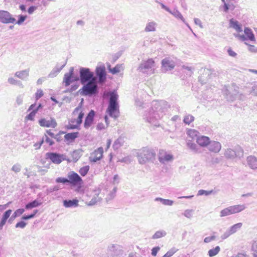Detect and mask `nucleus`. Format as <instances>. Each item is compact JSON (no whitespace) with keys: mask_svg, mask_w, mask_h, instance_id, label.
I'll use <instances>...</instances> for the list:
<instances>
[{"mask_svg":"<svg viewBox=\"0 0 257 257\" xmlns=\"http://www.w3.org/2000/svg\"><path fill=\"white\" fill-rule=\"evenodd\" d=\"M74 67L69 69V72L64 74L63 83L65 86H69L71 83L80 81L83 85L79 90L81 95L83 96H92L97 94L99 92L98 86L97 85V79L93 72L86 67H80L79 76H74Z\"/></svg>","mask_w":257,"mask_h":257,"instance_id":"nucleus-1","label":"nucleus"},{"mask_svg":"<svg viewBox=\"0 0 257 257\" xmlns=\"http://www.w3.org/2000/svg\"><path fill=\"white\" fill-rule=\"evenodd\" d=\"M170 105L165 100H154L152 103V108L146 112L144 119L148 122L155 126L158 125V120L166 114Z\"/></svg>","mask_w":257,"mask_h":257,"instance_id":"nucleus-2","label":"nucleus"},{"mask_svg":"<svg viewBox=\"0 0 257 257\" xmlns=\"http://www.w3.org/2000/svg\"><path fill=\"white\" fill-rule=\"evenodd\" d=\"M108 95L109 99L106 112L110 117L116 119L119 116V104L117 101L118 96L115 91L109 92Z\"/></svg>","mask_w":257,"mask_h":257,"instance_id":"nucleus-3","label":"nucleus"},{"mask_svg":"<svg viewBox=\"0 0 257 257\" xmlns=\"http://www.w3.org/2000/svg\"><path fill=\"white\" fill-rule=\"evenodd\" d=\"M156 153L154 150L148 148H143L137 154L138 161L141 164L147 162H153L155 159Z\"/></svg>","mask_w":257,"mask_h":257,"instance_id":"nucleus-4","label":"nucleus"},{"mask_svg":"<svg viewBox=\"0 0 257 257\" xmlns=\"http://www.w3.org/2000/svg\"><path fill=\"white\" fill-rule=\"evenodd\" d=\"M155 66L154 60L149 59L147 61H142L138 67L137 70L143 73L148 74L149 73H152V69Z\"/></svg>","mask_w":257,"mask_h":257,"instance_id":"nucleus-5","label":"nucleus"},{"mask_svg":"<svg viewBox=\"0 0 257 257\" xmlns=\"http://www.w3.org/2000/svg\"><path fill=\"white\" fill-rule=\"evenodd\" d=\"M96 78L97 79V85H102L106 80V72L104 65L97 66L95 69Z\"/></svg>","mask_w":257,"mask_h":257,"instance_id":"nucleus-6","label":"nucleus"},{"mask_svg":"<svg viewBox=\"0 0 257 257\" xmlns=\"http://www.w3.org/2000/svg\"><path fill=\"white\" fill-rule=\"evenodd\" d=\"M244 35L234 34V36L241 41L249 40L251 42H254L255 41L253 32L250 28L245 27L244 29Z\"/></svg>","mask_w":257,"mask_h":257,"instance_id":"nucleus-7","label":"nucleus"},{"mask_svg":"<svg viewBox=\"0 0 257 257\" xmlns=\"http://www.w3.org/2000/svg\"><path fill=\"white\" fill-rule=\"evenodd\" d=\"M69 183L73 186H81L83 180L80 176L74 171H71L68 174Z\"/></svg>","mask_w":257,"mask_h":257,"instance_id":"nucleus-8","label":"nucleus"},{"mask_svg":"<svg viewBox=\"0 0 257 257\" xmlns=\"http://www.w3.org/2000/svg\"><path fill=\"white\" fill-rule=\"evenodd\" d=\"M124 253L122 247L118 244H112L108 246L107 254L108 255L114 257L122 255Z\"/></svg>","mask_w":257,"mask_h":257,"instance_id":"nucleus-9","label":"nucleus"},{"mask_svg":"<svg viewBox=\"0 0 257 257\" xmlns=\"http://www.w3.org/2000/svg\"><path fill=\"white\" fill-rule=\"evenodd\" d=\"M0 21L3 24H14L16 19L9 12L0 11Z\"/></svg>","mask_w":257,"mask_h":257,"instance_id":"nucleus-10","label":"nucleus"},{"mask_svg":"<svg viewBox=\"0 0 257 257\" xmlns=\"http://www.w3.org/2000/svg\"><path fill=\"white\" fill-rule=\"evenodd\" d=\"M46 156L47 158L49 159L53 163L56 164H59L63 160H66V158H65V156L57 153H47L46 154Z\"/></svg>","mask_w":257,"mask_h":257,"instance_id":"nucleus-11","label":"nucleus"},{"mask_svg":"<svg viewBox=\"0 0 257 257\" xmlns=\"http://www.w3.org/2000/svg\"><path fill=\"white\" fill-rule=\"evenodd\" d=\"M158 160L161 164H166L173 160V156L162 150L159 151Z\"/></svg>","mask_w":257,"mask_h":257,"instance_id":"nucleus-12","label":"nucleus"},{"mask_svg":"<svg viewBox=\"0 0 257 257\" xmlns=\"http://www.w3.org/2000/svg\"><path fill=\"white\" fill-rule=\"evenodd\" d=\"M162 71L166 72L169 70H171L175 66V63L173 60L170 58H165L162 60Z\"/></svg>","mask_w":257,"mask_h":257,"instance_id":"nucleus-13","label":"nucleus"},{"mask_svg":"<svg viewBox=\"0 0 257 257\" xmlns=\"http://www.w3.org/2000/svg\"><path fill=\"white\" fill-rule=\"evenodd\" d=\"M39 124L42 127H53L55 128L57 125V123L55 119L53 117H50V120H47L43 118L39 120Z\"/></svg>","mask_w":257,"mask_h":257,"instance_id":"nucleus-14","label":"nucleus"},{"mask_svg":"<svg viewBox=\"0 0 257 257\" xmlns=\"http://www.w3.org/2000/svg\"><path fill=\"white\" fill-rule=\"evenodd\" d=\"M224 95L228 101H233L235 98V96L238 93V90L234 88V91L230 92V89H229L226 86H225L223 89Z\"/></svg>","mask_w":257,"mask_h":257,"instance_id":"nucleus-15","label":"nucleus"},{"mask_svg":"<svg viewBox=\"0 0 257 257\" xmlns=\"http://www.w3.org/2000/svg\"><path fill=\"white\" fill-rule=\"evenodd\" d=\"M103 153V148L101 147L99 148L96 150L94 151L93 154L89 157L90 161L92 162H96L100 160L102 158Z\"/></svg>","mask_w":257,"mask_h":257,"instance_id":"nucleus-16","label":"nucleus"},{"mask_svg":"<svg viewBox=\"0 0 257 257\" xmlns=\"http://www.w3.org/2000/svg\"><path fill=\"white\" fill-rule=\"evenodd\" d=\"M208 150L213 153H217L221 149V144L217 141H210V143L207 146Z\"/></svg>","mask_w":257,"mask_h":257,"instance_id":"nucleus-17","label":"nucleus"},{"mask_svg":"<svg viewBox=\"0 0 257 257\" xmlns=\"http://www.w3.org/2000/svg\"><path fill=\"white\" fill-rule=\"evenodd\" d=\"M94 115L95 111L93 110H91L85 118L84 123V126L85 128H88L90 126L93 122Z\"/></svg>","mask_w":257,"mask_h":257,"instance_id":"nucleus-18","label":"nucleus"},{"mask_svg":"<svg viewBox=\"0 0 257 257\" xmlns=\"http://www.w3.org/2000/svg\"><path fill=\"white\" fill-rule=\"evenodd\" d=\"M210 139L208 137L204 136H198L196 138V142L197 144L201 147H207L208 145L210 143Z\"/></svg>","mask_w":257,"mask_h":257,"instance_id":"nucleus-19","label":"nucleus"},{"mask_svg":"<svg viewBox=\"0 0 257 257\" xmlns=\"http://www.w3.org/2000/svg\"><path fill=\"white\" fill-rule=\"evenodd\" d=\"M247 164L253 170L257 169V158L254 156H249L246 159Z\"/></svg>","mask_w":257,"mask_h":257,"instance_id":"nucleus-20","label":"nucleus"},{"mask_svg":"<svg viewBox=\"0 0 257 257\" xmlns=\"http://www.w3.org/2000/svg\"><path fill=\"white\" fill-rule=\"evenodd\" d=\"M66 64L65 62L62 66H60L59 64H57L55 67L52 70L48 75V77L50 78H53L56 77L58 74L61 71V70L65 67Z\"/></svg>","mask_w":257,"mask_h":257,"instance_id":"nucleus-21","label":"nucleus"},{"mask_svg":"<svg viewBox=\"0 0 257 257\" xmlns=\"http://www.w3.org/2000/svg\"><path fill=\"white\" fill-rule=\"evenodd\" d=\"M29 69L17 71L15 73V75L22 80H26L29 75Z\"/></svg>","mask_w":257,"mask_h":257,"instance_id":"nucleus-22","label":"nucleus"},{"mask_svg":"<svg viewBox=\"0 0 257 257\" xmlns=\"http://www.w3.org/2000/svg\"><path fill=\"white\" fill-rule=\"evenodd\" d=\"M170 13L172 14L176 18L181 20L184 24H185V25L188 27V28L191 31H192L191 28H190L188 24L186 22L185 19L184 18L182 14L180 13V12H179L177 10L175 9L173 11L171 10V13Z\"/></svg>","mask_w":257,"mask_h":257,"instance_id":"nucleus-23","label":"nucleus"},{"mask_svg":"<svg viewBox=\"0 0 257 257\" xmlns=\"http://www.w3.org/2000/svg\"><path fill=\"white\" fill-rule=\"evenodd\" d=\"M63 205L66 208L76 207L78 206V200L76 199L73 200H65Z\"/></svg>","mask_w":257,"mask_h":257,"instance_id":"nucleus-24","label":"nucleus"},{"mask_svg":"<svg viewBox=\"0 0 257 257\" xmlns=\"http://www.w3.org/2000/svg\"><path fill=\"white\" fill-rule=\"evenodd\" d=\"M232 214H235L241 212L246 208L244 204H238L230 206Z\"/></svg>","mask_w":257,"mask_h":257,"instance_id":"nucleus-25","label":"nucleus"},{"mask_svg":"<svg viewBox=\"0 0 257 257\" xmlns=\"http://www.w3.org/2000/svg\"><path fill=\"white\" fill-rule=\"evenodd\" d=\"M78 132L68 133L65 135L64 138L66 141L72 143L78 137Z\"/></svg>","mask_w":257,"mask_h":257,"instance_id":"nucleus-26","label":"nucleus"},{"mask_svg":"<svg viewBox=\"0 0 257 257\" xmlns=\"http://www.w3.org/2000/svg\"><path fill=\"white\" fill-rule=\"evenodd\" d=\"M229 25L231 28H233L238 32H241L242 31L241 26L238 24L237 21H234L233 19H231L229 21Z\"/></svg>","mask_w":257,"mask_h":257,"instance_id":"nucleus-27","label":"nucleus"},{"mask_svg":"<svg viewBox=\"0 0 257 257\" xmlns=\"http://www.w3.org/2000/svg\"><path fill=\"white\" fill-rule=\"evenodd\" d=\"M42 204L41 201L35 200L32 202H29L25 206V208L27 210L31 209L33 208L37 207L40 206Z\"/></svg>","mask_w":257,"mask_h":257,"instance_id":"nucleus-28","label":"nucleus"},{"mask_svg":"<svg viewBox=\"0 0 257 257\" xmlns=\"http://www.w3.org/2000/svg\"><path fill=\"white\" fill-rule=\"evenodd\" d=\"M224 156L226 158L231 159L235 158L237 155L235 151L229 148L225 150Z\"/></svg>","mask_w":257,"mask_h":257,"instance_id":"nucleus-29","label":"nucleus"},{"mask_svg":"<svg viewBox=\"0 0 257 257\" xmlns=\"http://www.w3.org/2000/svg\"><path fill=\"white\" fill-rule=\"evenodd\" d=\"M157 26V23L154 21L149 22L146 25L145 31L147 32H154L156 31Z\"/></svg>","mask_w":257,"mask_h":257,"instance_id":"nucleus-30","label":"nucleus"},{"mask_svg":"<svg viewBox=\"0 0 257 257\" xmlns=\"http://www.w3.org/2000/svg\"><path fill=\"white\" fill-rule=\"evenodd\" d=\"M187 146L190 150L193 151L195 153H199L198 146L196 144L193 143L191 140H188L187 142Z\"/></svg>","mask_w":257,"mask_h":257,"instance_id":"nucleus-31","label":"nucleus"},{"mask_svg":"<svg viewBox=\"0 0 257 257\" xmlns=\"http://www.w3.org/2000/svg\"><path fill=\"white\" fill-rule=\"evenodd\" d=\"M25 212V209L23 208H20L16 210L14 213L12 214L11 217L10 218L9 220V222H11L13 220H14L16 217L20 216Z\"/></svg>","mask_w":257,"mask_h":257,"instance_id":"nucleus-32","label":"nucleus"},{"mask_svg":"<svg viewBox=\"0 0 257 257\" xmlns=\"http://www.w3.org/2000/svg\"><path fill=\"white\" fill-rule=\"evenodd\" d=\"M8 82L10 84L18 85L22 88H24L22 82L20 80H17L13 77H9L8 79Z\"/></svg>","mask_w":257,"mask_h":257,"instance_id":"nucleus-33","label":"nucleus"},{"mask_svg":"<svg viewBox=\"0 0 257 257\" xmlns=\"http://www.w3.org/2000/svg\"><path fill=\"white\" fill-rule=\"evenodd\" d=\"M81 151L80 150H76L73 151L71 154V156L73 162H77L81 156Z\"/></svg>","mask_w":257,"mask_h":257,"instance_id":"nucleus-34","label":"nucleus"},{"mask_svg":"<svg viewBox=\"0 0 257 257\" xmlns=\"http://www.w3.org/2000/svg\"><path fill=\"white\" fill-rule=\"evenodd\" d=\"M232 212L231 210L230 206L226 207L223 210H222L220 212V216L221 217H225L226 216H228L231 215Z\"/></svg>","mask_w":257,"mask_h":257,"instance_id":"nucleus-35","label":"nucleus"},{"mask_svg":"<svg viewBox=\"0 0 257 257\" xmlns=\"http://www.w3.org/2000/svg\"><path fill=\"white\" fill-rule=\"evenodd\" d=\"M182 68L185 70V72L186 73V75L191 76L193 73L194 71L195 70V68L192 66H188L186 65H183L182 66Z\"/></svg>","mask_w":257,"mask_h":257,"instance_id":"nucleus-36","label":"nucleus"},{"mask_svg":"<svg viewBox=\"0 0 257 257\" xmlns=\"http://www.w3.org/2000/svg\"><path fill=\"white\" fill-rule=\"evenodd\" d=\"M242 223H237L232 226H231L228 230L232 234L235 233L238 230H239L242 226Z\"/></svg>","mask_w":257,"mask_h":257,"instance_id":"nucleus-37","label":"nucleus"},{"mask_svg":"<svg viewBox=\"0 0 257 257\" xmlns=\"http://www.w3.org/2000/svg\"><path fill=\"white\" fill-rule=\"evenodd\" d=\"M220 250V248L219 246H216L215 248L210 249L208 252V255L210 257H213L217 254Z\"/></svg>","mask_w":257,"mask_h":257,"instance_id":"nucleus-38","label":"nucleus"},{"mask_svg":"<svg viewBox=\"0 0 257 257\" xmlns=\"http://www.w3.org/2000/svg\"><path fill=\"white\" fill-rule=\"evenodd\" d=\"M121 69H123L122 64H117L112 69H109V72L113 74L119 73Z\"/></svg>","mask_w":257,"mask_h":257,"instance_id":"nucleus-39","label":"nucleus"},{"mask_svg":"<svg viewBox=\"0 0 257 257\" xmlns=\"http://www.w3.org/2000/svg\"><path fill=\"white\" fill-rule=\"evenodd\" d=\"M166 235V232L164 230H159L157 231L155 233V234L153 235V239H158L161 237H164Z\"/></svg>","mask_w":257,"mask_h":257,"instance_id":"nucleus-40","label":"nucleus"},{"mask_svg":"<svg viewBox=\"0 0 257 257\" xmlns=\"http://www.w3.org/2000/svg\"><path fill=\"white\" fill-rule=\"evenodd\" d=\"M194 120V117L191 114H187L186 115L183 119V122L187 124H189L191 122L193 121Z\"/></svg>","mask_w":257,"mask_h":257,"instance_id":"nucleus-41","label":"nucleus"},{"mask_svg":"<svg viewBox=\"0 0 257 257\" xmlns=\"http://www.w3.org/2000/svg\"><path fill=\"white\" fill-rule=\"evenodd\" d=\"M198 132L195 130H189L187 132V135L188 137L192 139H194L196 137H198L197 136Z\"/></svg>","mask_w":257,"mask_h":257,"instance_id":"nucleus-42","label":"nucleus"},{"mask_svg":"<svg viewBox=\"0 0 257 257\" xmlns=\"http://www.w3.org/2000/svg\"><path fill=\"white\" fill-rule=\"evenodd\" d=\"M212 193H215V192L213 190H211L210 191H206V190L201 189L198 191L197 195L201 196V195H204L205 196H208Z\"/></svg>","mask_w":257,"mask_h":257,"instance_id":"nucleus-43","label":"nucleus"},{"mask_svg":"<svg viewBox=\"0 0 257 257\" xmlns=\"http://www.w3.org/2000/svg\"><path fill=\"white\" fill-rule=\"evenodd\" d=\"M38 212V210L37 209L34 210L32 214L23 215L22 219L23 220H28L33 218L35 216Z\"/></svg>","mask_w":257,"mask_h":257,"instance_id":"nucleus-44","label":"nucleus"},{"mask_svg":"<svg viewBox=\"0 0 257 257\" xmlns=\"http://www.w3.org/2000/svg\"><path fill=\"white\" fill-rule=\"evenodd\" d=\"M89 170V166H84V167L81 168L79 169V172L81 176H85L87 174Z\"/></svg>","mask_w":257,"mask_h":257,"instance_id":"nucleus-45","label":"nucleus"},{"mask_svg":"<svg viewBox=\"0 0 257 257\" xmlns=\"http://www.w3.org/2000/svg\"><path fill=\"white\" fill-rule=\"evenodd\" d=\"M21 168H22L21 165L20 164L16 163L12 166V167L11 168V170L13 171V172L17 173L21 171Z\"/></svg>","mask_w":257,"mask_h":257,"instance_id":"nucleus-46","label":"nucleus"},{"mask_svg":"<svg viewBox=\"0 0 257 257\" xmlns=\"http://www.w3.org/2000/svg\"><path fill=\"white\" fill-rule=\"evenodd\" d=\"M37 112L36 111L33 110L28 115L26 116V119L31 121L34 120V117L36 115Z\"/></svg>","mask_w":257,"mask_h":257,"instance_id":"nucleus-47","label":"nucleus"},{"mask_svg":"<svg viewBox=\"0 0 257 257\" xmlns=\"http://www.w3.org/2000/svg\"><path fill=\"white\" fill-rule=\"evenodd\" d=\"M193 210L192 209H187L184 211L183 215L187 218H191L192 217Z\"/></svg>","mask_w":257,"mask_h":257,"instance_id":"nucleus-48","label":"nucleus"},{"mask_svg":"<svg viewBox=\"0 0 257 257\" xmlns=\"http://www.w3.org/2000/svg\"><path fill=\"white\" fill-rule=\"evenodd\" d=\"M42 139H44V142H45L48 143L49 146H52L54 144V142L52 140L50 139L46 134H45Z\"/></svg>","mask_w":257,"mask_h":257,"instance_id":"nucleus-49","label":"nucleus"},{"mask_svg":"<svg viewBox=\"0 0 257 257\" xmlns=\"http://www.w3.org/2000/svg\"><path fill=\"white\" fill-rule=\"evenodd\" d=\"M27 17V16L20 15L18 16L19 19L18 21H16L15 23H16L19 25H21L26 20Z\"/></svg>","mask_w":257,"mask_h":257,"instance_id":"nucleus-50","label":"nucleus"},{"mask_svg":"<svg viewBox=\"0 0 257 257\" xmlns=\"http://www.w3.org/2000/svg\"><path fill=\"white\" fill-rule=\"evenodd\" d=\"M56 182L58 183H62L63 184L69 183L68 178L58 177L56 179Z\"/></svg>","mask_w":257,"mask_h":257,"instance_id":"nucleus-51","label":"nucleus"},{"mask_svg":"<svg viewBox=\"0 0 257 257\" xmlns=\"http://www.w3.org/2000/svg\"><path fill=\"white\" fill-rule=\"evenodd\" d=\"M24 95L23 94L19 95L16 98V103L18 105L22 104L23 101Z\"/></svg>","mask_w":257,"mask_h":257,"instance_id":"nucleus-52","label":"nucleus"},{"mask_svg":"<svg viewBox=\"0 0 257 257\" xmlns=\"http://www.w3.org/2000/svg\"><path fill=\"white\" fill-rule=\"evenodd\" d=\"M43 95L44 93L43 90L42 89H38L35 94L36 100H38L39 98L42 97L43 96Z\"/></svg>","mask_w":257,"mask_h":257,"instance_id":"nucleus-53","label":"nucleus"},{"mask_svg":"<svg viewBox=\"0 0 257 257\" xmlns=\"http://www.w3.org/2000/svg\"><path fill=\"white\" fill-rule=\"evenodd\" d=\"M84 113L82 111H81L79 113L78 117L77 119V123L78 125L82 123V119H83V118L84 117Z\"/></svg>","mask_w":257,"mask_h":257,"instance_id":"nucleus-54","label":"nucleus"},{"mask_svg":"<svg viewBox=\"0 0 257 257\" xmlns=\"http://www.w3.org/2000/svg\"><path fill=\"white\" fill-rule=\"evenodd\" d=\"M216 239V236L212 235L211 236L206 237L204 239L205 243H209Z\"/></svg>","mask_w":257,"mask_h":257,"instance_id":"nucleus-55","label":"nucleus"},{"mask_svg":"<svg viewBox=\"0 0 257 257\" xmlns=\"http://www.w3.org/2000/svg\"><path fill=\"white\" fill-rule=\"evenodd\" d=\"M26 225H27V223L26 222H25L23 221H21L16 224L15 227L16 228H24L26 227Z\"/></svg>","mask_w":257,"mask_h":257,"instance_id":"nucleus-56","label":"nucleus"},{"mask_svg":"<svg viewBox=\"0 0 257 257\" xmlns=\"http://www.w3.org/2000/svg\"><path fill=\"white\" fill-rule=\"evenodd\" d=\"M160 249V247L159 246H156L153 247L152 249L151 254L152 256H156L159 250Z\"/></svg>","mask_w":257,"mask_h":257,"instance_id":"nucleus-57","label":"nucleus"},{"mask_svg":"<svg viewBox=\"0 0 257 257\" xmlns=\"http://www.w3.org/2000/svg\"><path fill=\"white\" fill-rule=\"evenodd\" d=\"M232 234L230 232L229 230H227L221 236V238L222 240H224Z\"/></svg>","mask_w":257,"mask_h":257,"instance_id":"nucleus-58","label":"nucleus"},{"mask_svg":"<svg viewBox=\"0 0 257 257\" xmlns=\"http://www.w3.org/2000/svg\"><path fill=\"white\" fill-rule=\"evenodd\" d=\"M12 212V211L11 209H9L8 210H7L4 213L2 217L5 219H8L9 218V217H10V215L11 214Z\"/></svg>","mask_w":257,"mask_h":257,"instance_id":"nucleus-59","label":"nucleus"},{"mask_svg":"<svg viewBox=\"0 0 257 257\" xmlns=\"http://www.w3.org/2000/svg\"><path fill=\"white\" fill-rule=\"evenodd\" d=\"M173 203V201L171 200L164 199L162 204L165 205L172 206Z\"/></svg>","mask_w":257,"mask_h":257,"instance_id":"nucleus-60","label":"nucleus"},{"mask_svg":"<svg viewBox=\"0 0 257 257\" xmlns=\"http://www.w3.org/2000/svg\"><path fill=\"white\" fill-rule=\"evenodd\" d=\"M124 257H138L137 255V253L134 251L128 252L127 254H125V256Z\"/></svg>","mask_w":257,"mask_h":257,"instance_id":"nucleus-61","label":"nucleus"},{"mask_svg":"<svg viewBox=\"0 0 257 257\" xmlns=\"http://www.w3.org/2000/svg\"><path fill=\"white\" fill-rule=\"evenodd\" d=\"M194 21L196 25L199 26L201 28H203L201 20L198 18H194Z\"/></svg>","mask_w":257,"mask_h":257,"instance_id":"nucleus-62","label":"nucleus"},{"mask_svg":"<svg viewBox=\"0 0 257 257\" xmlns=\"http://www.w3.org/2000/svg\"><path fill=\"white\" fill-rule=\"evenodd\" d=\"M228 54L229 56L231 57H235L237 54L234 52L231 48H229L227 50Z\"/></svg>","mask_w":257,"mask_h":257,"instance_id":"nucleus-63","label":"nucleus"},{"mask_svg":"<svg viewBox=\"0 0 257 257\" xmlns=\"http://www.w3.org/2000/svg\"><path fill=\"white\" fill-rule=\"evenodd\" d=\"M37 7L36 6H31L28 10V12L29 14H32L33 12L37 9Z\"/></svg>","mask_w":257,"mask_h":257,"instance_id":"nucleus-64","label":"nucleus"}]
</instances>
